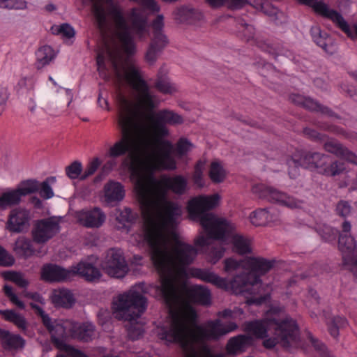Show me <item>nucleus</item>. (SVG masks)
<instances>
[{"instance_id":"nucleus-1","label":"nucleus","mask_w":357,"mask_h":357,"mask_svg":"<svg viewBox=\"0 0 357 357\" xmlns=\"http://www.w3.org/2000/svg\"><path fill=\"white\" fill-rule=\"evenodd\" d=\"M197 250L192 245L176 240L167 248L151 249V259L160 278V290L172 314V323L167 338L177 340L183 347L193 342L218 340L235 331L237 325L229 322L223 325L220 319L197 325V314L191 303L208 306L211 303L209 289L195 285L184 291L179 290L177 282L185 275V267L195 259Z\"/></svg>"},{"instance_id":"nucleus-2","label":"nucleus","mask_w":357,"mask_h":357,"mask_svg":"<svg viewBox=\"0 0 357 357\" xmlns=\"http://www.w3.org/2000/svg\"><path fill=\"white\" fill-rule=\"evenodd\" d=\"M167 162L159 164L157 168L146 169L135 186L137 197L146 225V236L151 249L167 248L178 240L174 231L176 219L181 215L180 206L167 199L168 190L176 195H183L188 188L187 179L181 175H162L159 179L153 177L154 172L160 169L174 170L166 167Z\"/></svg>"},{"instance_id":"nucleus-3","label":"nucleus","mask_w":357,"mask_h":357,"mask_svg":"<svg viewBox=\"0 0 357 357\" xmlns=\"http://www.w3.org/2000/svg\"><path fill=\"white\" fill-rule=\"evenodd\" d=\"M92 11L96 18L97 26L105 40L104 51L97 56L98 70L104 68L105 54L111 62L113 70L119 79L125 77L135 92L136 100L139 104L147 110H152L155 107V96L150 92L147 83L142 79L139 69L130 66L124 70L123 55L122 50L114 38L107 40L112 28V19L115 29V35L121 43L123 51L128 55L135 52V45L131 34L130 28L123 17L121 9L114 5L107 10L99 3L95 2Z\"/></svg>"},{"instance_id":"nucleus-4","label":"nucleus","mask_w":357,"mask_h":357,"mask_svg":"<svg viewBox=\"0 0 357 357\" xmlns=\"http://www.w3.org/2000/svg\"><path fill=\"white\" fill-rule=\"evenodd\" d=\"M119 113L118 125L121 129V137L109 147L107 155L116 158L128 153L123 160V165L131 172L135 185L137 184L146 169L151 171L162 164V160L167 158L169 145L167 142H159L160 150L164 154L160 156L155 150L146 153L149 141L146 137V127L142 113L138 107L126 97H119Z\"/></svg>"},{"instance_id":"nucleus-5","label":"nucleus","mask_w":357,"mask_h":357,"mask_svg":"<svg viewBox=\"0 0 357 357\" xmlns=\"http://www.w3.org/2000/svg\"><path fill=\"white\" fill-rule=\"evenodd\" d=\"M220 198L218 194L198 196L190 199L187 206L190 219L199 222L204 229L194 240V244L199 248L211 245L208 256L213 264L221 259L225 251L221 243H213V241L222 240L225 234L233 229L227 220L218 218L211 213H206L218 205Z\"/></svg>"},{"instance_id":"nucleus-6","label":"nucleus","mask_w":357,"mask_h":357,"mask_svg":"<svg viewBox=\"0 0 357 357\" xmlns=\"http://www.w3.org/2000/svg\"><path fill=\"white\" fill-rule=\"evenodd\" d=\"M245 330L257 338L264 339L271 335L263 342L266 349H272L279 344L284 349L291 351L301 345L298 326L291 317L283 319H270L248 322Z\"/></svg>"},{"instance_id":"nucleus-7","label":"nucleus","mask_w":357,"mask_h":357,"mask_svg":"<svg viewBox=\"0 0 357 357\" xmlns=\"http://www.w3.org/2000/svg\"><path fill=\"white\" fill-rule=\"evenodd\" d=\"M289 175L296 178L299 174V167L316 171L326 176H335L344 170L343 163L332 160L329 155L317 151H297L287 162Z\"/></svg>"},{"instance_id":"nucleus-8","label":"nucleus","mask_w":357,"mask_h":357,"mask_svg":"<svg viewBox=\"0 0 357 357\" xmlns=\"http://www.w3.org/2000/svg\"><path fill=\"white\" fill-rule=\"evenodd\" d=\"M224 271L232 276L231 280L221 278L217 274L200 268L192 270V275L205 282H210L225 290H231L233 293L241 294L243 287L247 282H255L256 278L252 275L242 273V263L233 258L224 260Z\"/></svg>"},{"instance_id":"nucleus-9","label":"nucleus","mask_w":357,"mask_h":357,"mask_svg":"<svg viewBox=\"0 0 357 357\" xmlns=\"http://www.w3.org/2000/svg\"><path fill=\"white\" fill-rule=\"evenodd\" d=\"M150 121V128L153 138V144L155 146V151L157 155H162L165 152L160 150L159 142H167L169 145V150L167 152V158L162 160L167 162L166 167L174 168L175 167V160L172 157L173 146L167 140L161 139L162 137L169 135V130L166 127V124L179 125L183 123V117L173 111L164 109L159 111L155 116L149 117Z\"/></svg>"},{"instance_id":"nucleus-10","label":"nucleus","mask_w":357,"mask_h":357,"mask_svg":"<svg viewBox=\"0 0 357 357\" xmlns=\"http://www.w3.org/2000/svg\"><path fill=\"white\" fill-rule=\"evenodd\" d=\"M146 307V298L135 289L119 294L113 301L115 317L119 320L138 319L145 312Z\"/></svg>"},{"instance_id":"nucleus-11","label":"nucleus","mask_w":357,"mask_h":357,"mask_svg":"<svg viewBox=\"0 0 357 357\" xmlns=\"http://www.w3.org/2000/svg\"><path fill=\"white\" fill-rule=\"evenodd\" d=\"M242 263V273L245 275L252 274L255 278V282H247L243 287L241 293L250 291V287L261 283L260 276L268 273L275 265V260L267 259L263 257H249L245 260H237Z\"/></svg>"},{"instance_id":"nucleus-12","label":"nucleus","mask_w":357,"mask_h":357,"mask_svg":"<svg viewBox=\"0 0 357 357\" xmlns=\"http://www.w3.org/2000/svg\"><path fill=\"white\" fill-rule=\"evenodd\" d=\"M252 193L259 199L280 204L290 208L301 207L303 201L282 192L275 188L264 184H257L252 188Z\"/></svg>"},{"instance_id":"nucleus-13","label":"nucleus","mask_w":357,"mask_h":357,"mask_svg":"<svg viewBox=\"0 0 357 357\" xmlns=\"http://www.w3.org/2000/svg\"><path fill=\"white\" fill-rule=\"evenodd\" d=\"M101 267L105 273L116 278H123L129 271L123 252L120 249L115 248L109 249L107 252Z\"/></svg>"},{"instance_id":"nucleus-14","label":"nucleus","mask_w":357,"mask_h":357,"mask_svg":"<svg viewBox=\"0 0 357 357\" xmlns=\"http://www.w3.org/2000/svg\"><path fill=\"white\" fill-rule=\"evenodd\" d=\"M61 218L50 217L36 220L31 229L33 242L44 244L60 231Z\"/></svg>"},{"instance_id":"nucleus-15","label":"nucleus","mask_w":357,"mask_h":357,"mask_svg":"<svg viewBox=\"0 0 357 357\" xmlns=\"http://www.w3.org/2000/svg\"><path fill=\"white\" fill-rule=\"evenodd\" d=\"M301 3L311 6L316 12L331 20L340 29H341L350 38H357V24L351 29L342 15L337 11L329 9L328 6L323 2H316V0H298Z\"/></svg>"},{"instance_id":"nucleus-16","label":"nucleus","mask_w":357,"mask_h":357,"mask_svg":"<svg viewBox=\"0 0 357 357\" xmlns=\"http://www.w3.org/2000/svg\"><path fill=\"white\" fill-rule=\"evenodd\" d=\"M37 183L33 181H22L15 189L8 190L0 197V210L17 205L22 197L36 193Z\"/></svg>"},{"instance_id":"nucleus-17","label":"nucleus","mask_w":357,"mask_h":357,"mask_svg":"<svg viewBox=\"0 0 357 357\" xmlns=\"http://www.w3.org/2000/svg\"><path fill=\"white\" fill-rule=\"evenodd\" d=\"M338 248L342 254L343 263L357 279V243L351 234H339Z\"/></svg>"},{"instance_id":"nucleus-18","label":"nucleus","mask_w":357,"mask_h":357,"mask_svg":"<svg viewBox=\"0 0 357 357\" xmlns=\"http://www.w3.org/2000/svg\"><path fill=\"white\" fill-rule=\"evenodd\" d=\"M44 326L51 334L52 342L58 348H61L64 346V340L66 337L71 336L73 321L66 319L52 321L51 318L46 317Z\"/></svg>"},{"instance_id":"nucleus-19","label":"nucleus","mask_w":357,"mask_h":357,"mask_svg":"<svg viewBox=\"0 0 357 357\" xmlns=\"http://www.w3.org/2000/svg\"><path fill=\"white\" fill-rule=\"evenodd\" d=\"M72 266L64 268L54 264H46L40 271L41 279L48 282H63L73 278Z\"/></svg>"},{"instance_id":"nucleus-20","label":"nucleus","mask_w":357,"mask_h":357,"mask_svg":"<svg viewBox=\"0 0 357 357\" xmlns=\"http://www.w3.org/2000/svg\"><path fill=\"white\" fill-rule=\"evenodd\" d=\"M322 142L324 143L323 149L326 152L357 165V155L336 139H328L327 137L326 139Z\"/></svg>"},{"instance_id":"nucleus-21","label":"nucleus","mask_w":357,"mask_h":357,"mask_svg":"<svg viewBox=\"0 0 357 357\" xmlns=\"http://www.w3.org/2000/svg\"><path fill=\"white\" fill-rule=\"evenodd\" d=\"M133 32L142 38L149 33L147 17L144 11L139 8H132L129 17Z\"/></svg>"},{"instance_id":"nucleus-22","label":"nucleus","mask_w":357,"mask_h":357,"mask_svg":"<svg viewBox=\"0 0 357 357\" xmlns=\"http://www.w3.org/2000/svg\"><path fill=\"white\" fill-rule=\"evenodd\" d=\"M168 333L169 330L165 331L162 333V338L170 342L178 343L185 351V355L183 357H223V355L221 354H213L211 349L207 345H202L199 351H197L195 349V344H204V342H193L192 345L183 347L179 341L168 340L167 338Z\"/></svg>"},{"instance_id":"nucleus-23","label":"nucleus","mask_w":357,"mask_h":357,"mask_svg":"<svg viewBox=\"0 0 357 357\" xmlns=\"http://www.w3.org/2000/svg\"><path fill=\"white\" fill-rule=\"evenodd\" d=\"M73 278L79 275L86 281L94 282L98 280L101 277L100 271L92 264L80 261L76 266H72Z\"/></svg>"},{"instance_id":"nucleus-24","label":"nucleus","mask_w":357,"mask_h":357,"mask_svg":"<svg viewBox=\"0 0 357 357\" xmlns=\"http://www.w3.org/2000/svg\"><path fill=\"white\" fill-rule=\"evenodd\" d=\"M29 220V211L24 208H16L10 212L8 222V229L13 232L22 231Z\"/></svg>"},{"instance_id":"nucleus-25","label":"nucleus","mask_w":357,"mask_h":357,"mask_svg":"<svg viewBox=\"0 0 357 357\" xmlns=\"http://www.w3.org/2000/svg\"><path fill=\"white\" fill-rule=\"evenodd\" d=\"M79 220L86 227H99L105 220V215L99 208L83 211L80 213Z\"/></svg>"},{"instance_id":"nucleus-26","label":"nucleus","mask_w":357,"mask_h":357,"mask_svg":"<svg viewBox=\"0 0 357 357\" xmlns=\"http://www.w3.org/2000/svg\"><path fill=\"white\" fill-rule=\"evenodd\" d=\"M95 333V326L89 323L79 324L73 321V328L71 337L83 342H89L93 339Z\"/></svg>"},{"instance_id":"nucleus-27","label":"nucleus","mask_w":357,"mask_h":357,"mask_svg":"<svg viewBox=\"0 0 357 357\" xmlns=\"http://www.w3.org/2000/svg\"><path fill=\"white\" fill-rule=\"evenodd\" d=\"M0 338L1 339L2 347L6 350L22 349L25 344L24 340L20 335L12 334L9 331L1 329Z\"/></svg>"},{"instance_id":"nucleus-28","label":"nucleus","mask_w":357,"mask_h":357,"mask_svg":"<svg viewBox=\"0 0 357 357\" xmlns=\"http://www.w3.org/2000/svg\"><path fill=\"white\" fill-rule=\"evenodd\" d=\"M252 344V338L246 335H238L231 338L227 344L228 354L236 355L245 351Z\"/></svg>"},{"instance_id":"nucleus-29","label":"nucleus","mask_w":357,"mask_h":357,"mask_svg":"<svg viewBox=\"0 0 357 357\" xmlns=\"http://www.w3.org/2000/svg\"><path fill=\"white\" fill-rule=\"evenodd\" d=\"M52 302L56 307L70 308L75 304V300L73 294L68 289L55 290L52 296Z\"/></svg>"},{"instance_id":"nucleus-30","label":"nucleus","mask_w":357,"mask_h":357,"mask_svg":"<svg viewBox=\"0 0 357 357\" xmlns=\"http://www.w3.org/2000/svg\"><path fill=\"white\" fill-rule=\"evenodd\" d=\"M0 314L4 320L13 324L20 330L24 331L27 329L28 322L26 318L15 310H0Z\"/></svg>"},{"instance_id":"nucleus-31","label":"nucleus","mask_w":357,"mask_h":357,"mask_svg":"<svg viewBox=\"0 0 357 357\" xmlns=\"http://www.w3.org/2000/svg\"><path fill=\"white\" fill-rule=\"evenodd\" d=\"M168 42L163 44V42L158 39H152L144 55L145 61L149 65L153 66L156 62L160 54Z\"/></svg>"},{"instance_id":"nucleus-32","label":"nucleus","mask_w":357,"mask_h":357,"mask_svg":"<svg viewBox=\"0 0 357 357\" xmlns=\"http://www.w3.org/2000/svg\"><path fill=\"white\" fill-rule=\"evenodd\" d=\"M124 195L123 187L118 182H110L105 186V197L107 202L121 201Z\"/></svg>"},{"instance_id":"nucleus-33","label":"nucleus","mask_w":357,"mask_h":357,"mask_svg":"<svg viewBox=\"0 0 357 357\" xmlns=\"http://www.w3.org/2000/svg\"><path fill=\"white\" fill-rule=\"evenodd\" d=\"M250 218L252 224L255 226H265L269 222L278 220L276 215L270 214L266 209H258L252 212Z\"/></svg>"},{"instance_id":"nucleus-34","label":"nucleus","mask_w":357,"mask_h":357,"mask_svg":"<svg viewBox=\"0 0 357 357\" xmlns=\"http://www.w3.org/2000/svg\"><path fill=\"white\" fill-rule=\"evenodd\" d=\"M36 55V67L37 69H41L45 66L49 64L50 62L55 57L54 50L48 45H45L40 47L37 50Z\"/></svg>"},{"instance_id":"nucleus-35","label":"nucleus","mask_w":357,"mask_h":357,"mask_svg":"<svg viewBox=\"0 0 357 357\" xmlns=\"http://www.w3.org/2000/svg\"><path fill=\"white\" fill-rule=\"evenodd\" d=\"M14 250L17 255L25 259L30 257L35 252L31 241L24 237L19 238L15 241Z\"/></svg>"},{"instance_id":"nucleus-36","label":"nucleus","mask_w":357,"mask_h":357,"mask_svg":"<svg viewBox=\"0 0 357 357\" xmlns=\"http://www.w3.org/2000/svg\"><path fill=\"white\" fill-rule=\"evenodd\" d=\"M26 181H33L37 183V190L36 192H39L40 196L44 199H49L54 197V191L50 186L56 181L54 176L47 177L44 181L40 183L36 179H27Z\"/></svg>"},{"instance_id":"nucleus-37","label":"nucleus","mask_w":357,"mask_h":357,"mask_svg":"<svg viewBox=\"0 0 357 357\" xmlns=\"http://www.w3.org/2000/svg\"><path fill=\"white\" fill-rule=\"evenodd\" d=\"M310 32L314 41L317 45L320 46L326 52H328L327 47L331 43V39L328 33L322 31L319 26H312Z\"/></svg>"},{"instance_id":"nucleus-38","label":"nucleus","mask_w":357,"mask_h":357,"mask_svg":"<svg viewBox=\"0 0 357 357\" xmlns=\"http://www.w3.org/2000/svg\"><path fill=\"white\" fill-rule=\"evenodd\" d=\"M303 107L312 112H319L321 114L326 115L328 116L337 117L335 112H333L330 108H328L326 106L321 105L318 102L314 101V100L310 98H305Z\"/></svg>"},{"instance_id":"nucleus-39","label":"nucleus","mask_w":357,"mask_h":357,"mask_svg":"<svg viewBox=\"0 0 357 357\" xmlns=\"http://www.w3.org/2000/svg\"><path fill=\"white\" fill-rule=\"evenodd\" d=\"M208 175L213 183H220L225 179L226 171L219 162L214 161L211 164Z\"/></svg>"},{"instance_id":"nucleus-40","label":"nucleus","mask_w":357,"mask_h":357,"mask_svg":"<svg viewBox=\"0 0 357 357\" xmlns=\"http://www.w3.org/2000/svg\"><path fill=\"white\" fill-rule=\"evenodd\" d=\"M137 319L134 320H127L128 323L126 324V328L128 333V337L132 340L139 339L144 333L142 324L136 321Z\"/></svg>"},{"instance_id":"nucleus-41","label":"nucleus","mask_w":357,"mask_h":357,"mask_svg":"<svg viewBox=\"0 0 357 357\" xmlns=\"http://www.w3.org/2000/svg\"><path fill=\"white\" fill-rule=\"evenodd\" d=\"M234 250L240 255L251 252L250 242L242 236L236 235L233 238Z\"/></svg>"},{"instance_id":"nucleus-42","label":"nucleus","mask_w":357,"mask_h":357,"mask_svg":"<svg viewBox=\"0 0 357 357\" xmlns=\"http://www.w3.org/2000/svg\"><path fill=\"white\" fill-rule=\"evenodd\" d=\"M163 19L162 15H158L153 22L152 27L153 29V39L160 40L165 44L166 42H168V40L162 32L164 27Z\"/></svg>"},{"instance_id":"nucleus-43","label":"nucleus","mask_w":357,"mask_h":357,"mask_svg":"<svg viewBox=\"0 0 357 357\" xmlns=\"http://www.w3.org/2000/svg\"><path fill=\"white\" fill-rule=\"evenodd\" d=\"M138 217L137 212L133 211L130 208L125 207L119 211L116 220L121 224L133 223Z\"/></svg>"},{"instance_id":"nucleus-44","label":"nucleus","mask_w":357,"mask_h":357,"mask_svg":"<svg viewBox=\"0 0 357 357\" xmlns=\"http://www.w3.org/2000/svg\"><path fill=\"white\" fill-rule=\"evenodd\" d=\"M155 88L161 93L165 94H172L176 91L175 86L170 83L167 78L158 75L155 84Z\"/></svg>"},{"instance_id":"nucleus-45","label":"nucleus","mask_w":357,"mask_h":357,"mask_svg":"<svg viewBox=\"0 0 357 357\" xmlns=\"http://www.w3.org/2000/svg\"><path fill=\"white\" fill-rule=\"evenodd\" d=\"M82 171V166L80 162L74 161L66 167V175L70 179H75L79 177Z\"/></svg>"},{"instance_id":"nucleus-46","label":"nucleus","mask_w":357,"mask_h":357,"mask_svg":"<svg viewBox=\"0 0 357 357\" xmlns=\"http://www.w3.org/2000/svg\"><path fill=\"white\" fill-rule=\"evenodd\" d=\"M3 291L5 295L9 298L12 303L15 305L20 309L24 310L25 308L24 303L20 301L17 295L13 291L12 287L6 284L3 287Z\"/></svg>"},{"instance_id":"nucleus-47","label":"nucleus","mask_w":357,"mask_h":357,"mask_svg":"<svg viewBox=\"0 0 357 357\" xmlns=\"http://www.w3.org/2000/svg\"><path fill=\"white\" fill-rule=\"evenodd\" d=\"M205 162L198 161L195 167V172L193 174V180L196 185L199 187H202L204 183L202 181L203 170L204 169Z\"/></svg>"},{"instance_id":"nucleus-48","label":"nucleus","mask_w":357,"mask_h":357,"mask_svg":"<svg viewBox=\"0 0 357 357\" xmlns=\"http://www.w3.org/2000/svg\"><path fill=\"white\" fill-rule=\"evenodd\" d=\"M351 206L347 201L340 200L336 205V213L338 215L346 218L351 213Z\"/></svg>"},{"instance_id":"nucleus-49","label":"nucleus","mask_w":357,"mask_h":357,"mask_svg":"<svg viewBox=\"0 0 357 357\" xmlns=\"http://www.w3.org/2000/svg\"><path fill=\"white\" fill-rule=\"evenodd\" d=\"M100 164L101 162L98 158H93V160L89 163L84 174L81 175L80 179L84 180L89 176L93 175L100 165Z\"/></svg>"},{"instance_id":"nucleus-50","label":"nucleus","mask_w":357,"mask_h":357,"mask_svg":"<svg viewBox=\"0 0 357 357\" xmlns=\"http://www.w3.org/2000/svg\"><path fill=\"white\" fill-rule=\"evenodd\" d=\"M192 147V144L187 139L181 138L176 144V151L177 155L183 156L186 154Z\"/></svg>"},{"instance_id":"nucleus-51","label":"nucleus","mask_w":357,"mask_h":357,"mask_svg":"<svg viewBox=\"0 0 357 357\" xmlns=\"http://www.w3.org/2000/svg\"><path fill=\"white\" fill-rule=\"evenodd\" d=\"M308 338L310 340V342L314 347V349L319 354V355L324 357L328 356L326 347L322 342L314 338L310 333L308 334Z\"/></svg>"},{"instance_id":"nucleus-52","label":"nucleus","mask_w":357,"mask_h":357,"mask_svg":"<svg viewBox=\"0 0 357 357\" xmlns=\"http://www.w3.org/2000/svg\"><path fill=\"white\" fill-rule=\"evenodd\" d=\"M303 132L310 139L317 142H324L327 138V135L319 133L315 130L309 128H304Z\"/></svg>"},{"instance_id":"nucleus-53","label":"nucleus","mask_w":357,"mask_h":357,"mask_svg":"<svg viewBox=\"0 0 357 357\" xmlns=\"http://www.w3.org/2000/svg\"><path fill=\"white\" fill-rule=\"evenodd\" d=\"M8 279L15 282L17 285H18L20 287L24 288L26 287L29 284V282L27 280H26L24 277V275L17 272H12L10 273Z\"/></svg>"},{"instance_id":"nucleus-54","label":"nucleus","mask_w":357,"mask_h":357,"mask_svg":"<svg viewBox=\"0 0 357 357\" xmlns=\"http://www.w3.org/2000/svg\"><path fill=\"white\" fill-rule=\"evenodd\" d=\"M56 33H60L67 38H71L75 36L74 29L68 24H63L56 27Z\"/></svg>"},{"instance_id":"nucleus-55","label":"nucleus","mask_w":357,"mask_h":357,"mask_svg":"<svg viewBox=\"0 0 357 357\" xmlns=\"http://www.w3.org/2000/svg\"><path fill=\"white\" fill-rule=\"evenodd\" d=\"M15 259L6 250L0 246V266H9L14 264Z\"/></svg>"},{"instance_id":"nucleus-56","label":"nucleus","mask_w":357,"mask_h":357,"mask_svg":"<svg viewBox=\"0 0 357 357\" xmlns=\"http://www.w3.org/2000/svg\"><path fill=\"white\" fill-rule=\"evenodd\" d=\"M3 7L8 9H23L26 7V2L23 0H4Z\"/></svg>"},{"instance_id":"nucleus-57","label":"nucleus","mask_w":357,"mask_h":357,"mask_svg":"<svg viewBox=\"0 0 357 357\" xmlns=\"http://www.w3.org/2000/svg\"><path fill=\"white\" fill-rule=\"evenodd\" d=\"M194 13L193 9H190L186 7H182L177 10V15L180 21H186L190 20Z\"/></svg>"},{"instance_id":"nucleus-58","label":"nucleus","mask_w":357,"mask_h":357,"mask_svg":"<svg viewBox=\"0 0 357 357\" xmlns=\"http://www.w3.org/2000/svg\"><path fill=\"white\" fill-rule=\"evenodd\" d=\"M331 322L339 329L346 327L348 324L347 320L345 318L339 316L333 317Z\"/></svg>"},{"instance_id":"nucleus-59","label":"nucleus","mask_w":357,"mask_h":357,"mask_svg":"<svg viewBox=\"0 0 357 357\" xmlns=\"http://www.w3.org/2000/svg\"><path fill=\"white\" fill-rule=\"evenodd\" d=\"M30 306L31 307L32 309L35 310L36 312L41 317L43 324H45L46 317L47 318H50L49 317V315L47 314L44 312V310L40 306H38V305H36V304H35L33 303H30Z\"/></svg>"},{"instance_id":"nucleus-60","label":"nucleus","mask_w":357,"mask_h":357,"mask_svg":"<svg viewBox=\"0 0 357 357\" xmlns=\"http://www.w3.org/2000/svg\"><path fill=\"white\" fill-rule=\"evenodd\" d=\"M30 306L31 307L32 309L35 310L36 312L41 317L43 324H45L46 317L47 318H50L49 317V315L47 314L44 312V310L40 306H38V305H36V304H35L33 303H30Z\"/></svg>"},{"instance_id":"nucleus-61","label":"nucleus","mask_w":357,"mask_h":357,"mask_svg":"<svg viewBox=\"0 0 357 357\" xmlns=\"http://www.w3.org/2000/svg\"><path fill=\"white\" fill-rule=\"evenodd\" d=\"M30 306L31 307L32 309L35 310L36 312L41 317L43 324H45L46 317L47 318H50L49 317V315L47 314L44 312V310L40 306H38V305H36V304H35L33 303H30Z\"/></svg>"},{"instance_id":"nucleus-62","label":"nucleus","mask_w":357,"mask_h":357,"mask_svg":"<svg viewBox=\"0 0 357 357\" xmlns=\"http://www.w3.org/2000/svg\"><path fill=\"white\" fill-rule=\"evenodd\" d=\"M321 129L326 131H329L335 134H342L343 133V130L338 127L333 125H319L318 126Z\"/></svg>"},{"instance_id":"nucleus-63","label":"nucleus","mask_w":357,"mask_h":357,"mask_svg":"<svg viewBox=\"0 0 357 357\" xmlns=\"http://www.w3.org/2000/svg\"><path fill=\"white\" fill-rule=\"evenodd\" d=\"M29 202L36 209H41L43 208L42 200L37 196H31L29 198Z\"/></svg>"},{"instance_id":"nucleus-64","label":"nucleus","mask_w":357,"mask_h":357,"mask_svg":"<svg viewBox=\"0 0 357 357\" xmlns=\"http://www.w3.org/2000/svg\"><path fill=\"white\" fill-rule=\"evenodd\" d=\"M116 165V162L115 158H111L109 160H107L102 167V171L108 173L110 172L115 166Z\"/></svg>"}]
</instances>
